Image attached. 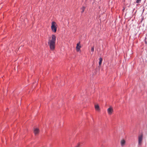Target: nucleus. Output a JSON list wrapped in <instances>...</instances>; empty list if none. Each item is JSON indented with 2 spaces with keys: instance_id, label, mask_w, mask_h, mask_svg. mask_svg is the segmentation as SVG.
<instances>
[{
  "instance_id": "f257e3e1",
  "label": "nucleus",
  "mask_w": 147,
  "mask_h": 147,
  "mask_svg": "<svg viewBox=\"0 0 147 147\" xmlns=\"http://www.w3.org/2000/svg\"><path fill=\"white\" fill-rule=\"evenodd\" d=\"M56 36L53 35L51 38H50L48 41V45L51 51H54L55 47Z\"/></svg>"
},
{
  "instance_id": "f03ea898",
  "label": "nucleus",
  "mask_w": 147,
  "mask_h": 147,
  "mask_svg": "<svg viewBox=\"0 0 147 147\" xmlns=\"http://www.w3.org/2000/svg\"><path fill=\"white\" fill-rule=\"evenodd\" d=\"M57 24L55 22H53L51 23V29L52 31L54 32H56L57 30Z\"/></svg>"
},
{
  "instance_id": "7ed1b4c3",
  "label": "nucleus",
  "mask_w": 147,
  "mask_h": 147,
  "mask_svg": "<svg viewBox=\"0 0 147 147\" xmlns=\"http://www.w3.org/2000/svg\"><path fill=\"white\" fill-rule=\"evenodd\" d=\"M143 140V134H141L138 137V143L139 145L141 144Z\"/></svg>"
},
{
  "instance_id": "20e7f679",
  "label": "nucleus",
  "mask_w": 147,
  "mask_h": 147,
  "mask_svg": "<svg viewBox=\"0 0 147 147\" xmlns=\"http://www.w3.org/2000/svg\"><path fill=\"white\" fill-rule=\"evenodd\" d=\"M107 112L109 115H111L113 112V109L112 107H110L107 109Z\"/></svg>"
},
{
  "instance_id": "39448f33",
  "label": "nucleus",
  "mask_w": 147,
  "mask_h": 147,
  "mask_svg": "<svg viewBox=\"0 0 147 147\" xmlns=\"http://www.w3.org/2000/svg\"><path fill=\"white\" fill-rule=\"evenodd\" d=\"M80 42H79L77 44V46L76 47V50L78 52L80 50V49L81 47V46H80Z\"/></svg>"
},
{
  "instance_id": "423d86ee",
  "label": "nucleus",
  "mask_w": 147,
  "mask_h": 147,
  "mask_svg": "<svg viewBox=\"0 0 147 147\" xmlns=\"http://www.w3.org/2000/svg\"><path fill=\"white\" fill-rule=\"evenodd\" d=\"M39 130L38 128H36L34 129V133L35 135H37L39 133Z\"/></svg>"
},
{
  "instance_id": "0eeeda50",
  "label": "nucleus",
  "mask_w": 147,
  "mask_h": 147,
  "mask_svg": "<svg viewBox=\"0 0 147 147\" xmlns=\"http://www.w3.org/2000/svg\"><path fill=\"white\" fill-rule=\"evenodd\" d=\"M125 141L124 140H121V146H123L125 144Z\"/></svg>"
},
{
  "instance_id": "6e6552de",
  "label": "nucleus",
  "mask_w": 147,
  "mask_h": 147,
  "mask_svg": "<svg viewBox=\"0 0 147 147\" xmlns=\"http://www.w3.org/2000/svg\"><path fill=\"white\" fill-rule=\"evenodd\" d=\"M95 108L96 111H99L100 110V108L98 105H96L95 106Z\"/></svg>"
},
{
  "instance_id": "1a4fd4ad",
  "label": "nucleus",
  "mask_w": 147,
  "mask_h": 147,
  "mask_svg": "<svg viewBox=\"0 0 147 147\" xmlns=\"http://www.w3.org/2000/svg\"><path fill=\"white\" fill-rule=\"evenodd\" d=\"M99 64L100 65L102 63V58H100L99 59Z\"/></svg>"
},
{
  "instance_id": "9d476101",
  "label": "nucleus",
  "mask_w": 147,
  "mask_h": 147,
  "mask_svg": "<svg viewBox=\"0 0 147 147\" xmlns=\"http://www.w3.org/2000/svg\"><path fill=\"white\" fill-rule=\"evenodd\" d=\"M85 9V7H82L81 8V9L82 10V11H81L82 13L84 12Z\"/></svg>"
},
{
  "instance_id": "9b49d317",
  "label": "nucleus",
  "mask_w": 147,
  "mask_h": 147,
  "mask_svg": "<svg viewBox=\"0 0 147 147\" xmlns=\"http://www.w3.org/2000/svg\"><path fill=\"white\" fill-rule=\"evenodd\" d=\"M94 51V46L92 47L91 49V51L92 53Z\"/></svg>"
},
{
  "instance_id": "f8f14e48",
  "label": "nucleus",
  "mask_w": 147,
  "mask_h": 147,
  "mask_svg": "<svg viewBox=\"0 0 147 147\" xmlns=\"http://www.w3.org/2000/svg\"><path fill=\"white\" fill-rule=\"evenodd\" d=\"M141 0H137L136 3H139L140 2Z\"/></svg>"
},
{
  "instance_id": "ddd939ff",
  "label": "nucleus",
  "mask_w": 147,
  "mask_h": 147,
  "mask_svg": "<svg viewBox=\"0 0 147 147\" xmlns=\"http://www.w3.org/2000/svg\"><path fill=\"white\" fill-rule=\"evenodd\" d=\"M75 147H80V144H78Z\"/></svg>"
}]
</instances>
